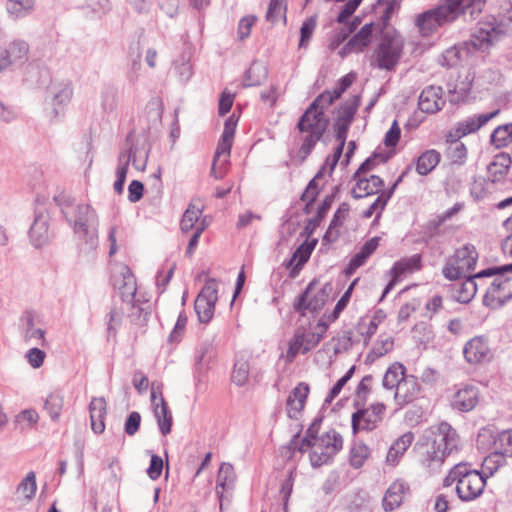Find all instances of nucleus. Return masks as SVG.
<instances>
[{"label":"nucleus","mask_w":512,"mask_h":512,"mask_svg":"<svg viewBox=\"0 0 512 512\" xmlns=\"http://www.w3.org/2000/svg\"><path fill=\"white\" fill-rule=\"evenodd\" d=\"M343 93L340 92L338 86H335L332 90H325L312 101L300 116L293 133V142L298 147L297 158L300 162L307 159L316 144L324 136L329 125L325 110Z\"/></svg>","instance_id":"f257e3e1"},{"label":"nucleus","mask_w":512,"mask_h":512,"mask_svg":"<svg viewBox=\"0 0 512 512\" xmlns=\"http://www.w3.org/2000/svg\"><path fill=\"white\" fill-rule=\"evenodd\" d=\"M56 205L66 222L78 236L79 251L84 255H94L98 247L99 219L95 209L87 203H77L68 194L54 196Z\"/></svg>","instance_id":"f03ea898"},{"label":"nucleus","mask_w":512,"mask_h":512,"mask_svg":"<svg viewBox=\"0 0 512 512\" xmlns=\"http://www.w3.org/2000/svg\"><path fill=\"white\" fill-rule=\"evenodd\" d=\"M455 484V491L463 502L479 498L486 486V477L472 468V464L461 462L454 465L443 481L445 487Z\"/></svg>","instance_id":"7ed1b4c3"},{"label":"nucleus","mask_w":512,"mask_h":512,"mask_svg":"<svg viewBox=\"0 0 512 512\" xmlns=\"http://www.w3.org/2000/svg\"><path fill=\"white\" fill-rule=\"evenodd\" d=\"M486 0H439L435 11L444 24H450L462 18L464 21L476 20L483 12Z\"/></svg>","instance_id":"20e7f679"},{"label":"nucleus","mask_w":512,"mask_h":512,"mask_svg":"<svg viewBox=\"0 0 512 512\" xmlns=\"http://www.w3.org/2000/svg\"><path fill=\"white\" fill-rule=\"evenodd\" d=\"M478 260V252L474 245L465 244L455 250L454 254L446 259L442 268L443 276L450 281H457L474 270Z\"/></svg>","instance_id":"39448f33"},{"label":"nucleus","mask_w":512,"mask_h":512,"mask_svg":"<svg viewBox=\"0 0 512 512\" xmlns=\"http://www.w3.org/2000/svg\"><path fill=\"white\" fill-rule=\"evenodd\" d=\"M404 49V39L395 30L383 33L381 41L375 50V62L379 69L391 71L398 64Z\"/></svg>","instance_id":"423d86ee"},{"label":"nucleus","mask_w":512,"mask_h":512,"mask_svg":"<svg viewBox=\"0 0 512 512\" xmlns=\"http://www.w3.org/2000/svg\"><path fill=\"white\" fill-rule=\"evenodd\" d=\"M491 277L493 279L486 288L483 303L497 309L512 299V272L498 269L491 275H485V278Z\"/></svg>","instance_id":"0eeeda50"},{"label":"nucleus","mask_w":512,"mask_h":512,"mask_svg":"<svg viewBox=\"0 0 512 512\" xmlns=\"http://www.w3.org/2000/svg\"><path fill=\"white\" fill-rule=\"evenodd\" d=\"M421 438L428 442L430 448H440L449 455L454 450H458L459 435L446 421L426 429Z\"/></svg>","instance_id":"6e6552de"},{"label":"nucleus","mask_w":512,"mask_h":512,"mask_svg":"<svg viewBox=\"0 0 512 512\" xmlns=\"http://www.w3.org/2000/svg\"><path fill=\"white\" fill-rule=\"evenodd\" d=\"M504 34V29L495 17L489 16L484 21L478 22V25L471 36L470 43L480 51H486L490 46L497 42Z\"/></svg>","instance_id":"1a4fd4ad"},{"label":"nucleus","mask_w":512,"mask_h":512,"mask_svg":"<svg viewBox=\"0 0 512 512\" xmlns=\"http://www.w3.org/2000/svg\"><path fill=\"white\" fill-rule=\"evenodd\" d=\"M357 410L352 414L351 426L354 434L360 431H372L378 424L383 420L386 406L377 402L370 407L365 408L364 406L356 407Z\"/></svg>","instance_id":"9d476101"},{"label":"nucleus","mask_w":512,"mask_h":512,"mask_svg":"<svg viewBox=\"0 0 512 512\" xmlns=\"http://www.w3.org/2000/svg\"><path fill=\"white\" fill-rule=\"evenodd\" d=\"M217 300V281L214 278H209L194 302V309L201 323H208L212 319Z\"/></svg>","instance_id":"9b49d317"},{"label":"nucleus","mask_w":512,"mask_h":512,"mask_svg":"<svg viewBox=\"0 0 512 512\" xmlns=\"http://www.w3.org/2000/svg\"><path fill=\"white\" fill-rule=\"evenodd\" d=\"M29 45L24 40L16 39L7 46L0 47V73L13 71L28 60Z\"/></svg>","instance_id":"f8f14e48"},{"label":"nucleus","mask_w":512,"mask_h":512,"mask_svg":"<svg viewBox=\"0 0 512 512\" xmlns=\"http://www.w3.org/2000/svg\"><path fill=\"white\" fill-rule=\"evenodd\" d=\"M328 297L327 286L315 291V283L311 282L298 296L297 301L294 303V309L302 315H305L307 310L310 312H318L323 308Z\"/></svg>","instance_id":"ddd939ff"},{"label":"nucleus","mask_w":512,"mask_h":512,"mask_svg":"<svg viewBox=\"0 0 512 512\" xmlns=\"http://www.w3.org/2000/svg\"><path fill=\"white\" fill-rule=\"evenodd\" d=\"M151 402L159 430L163 436L168 435L172 428V414L162 395V386L156 382L151 384Z\"/></svg>","instance_id":"4468645a"},{"label":"nucleus","mask_w":512,"mask_h":512,"mask_svg":"<svg viewBox=\"0 0 512 512\" xmlns=\"http://www.w3.org/2000/svg\"><path fill=\"white\" fill-rule=\"evenodd\" d=\"M463 355L469 364H482L493 358L489 341L484 336L471 338L463 347Z\"/></svg>","instance_id":"2eb2a0df"},{"label":"nucleus","mask_w":512,"mask_h":512,"mask_svg":"<svg viewBox=\"0 0 512 512\" xmlns=\"http://www.w3.org/2000/svg\"><path fill=\"white\" fill-rule=\"evenodd\" d=\"M321 339V334H318L316 331L297 330L289 344L286 355L287 360L292 361L299 353L306 354L316 347Z\"/></svg>","instance_id":"dca6fc26"},{"label":"nucleus","mask_w":512,"mask_h":512,"mask_svg":"<svg viewBox=\"0 0 512 512\" xmlns=\"http://www.w3.org/2000/svg\"><path fill=\"white\" fill-rule=\"evenodd\" d=\"M73 88L70 81L52 82L47 90L46 101L53 107L54 116L66 106L72 97Z\"/></svg>","instance_id":"f3484780"},{"label":"nucleus","mask_w":512,"mask_h":512,"mask_svg":"<svg viewBox=\"0 0 512 512\" xmlns=\"http://www.w3.org/2000/svg\"><path fill=\"white\" fill-rule=\"evenodd\" d=\"M479 272L475 275H469L463 277L464 280L461 283H454L449 286L450 298L453 301L459 303H468L475 296L479 284L476 282L477 279H483L485 276H478Z\"/></svg>","instance_id":"a211bd4d"},{"label":"nucleus","mask_w":512,"mask_h":512,"mask_svg":"<svg viewBox=\"0 0 512 512\" xmlns=\"http://www.w3.org/2000/svg\"><path fill=\"white\" fill-rule=\"evenodd\" d=\"M49 220L47 213L36 212L29 230V238L35 248H41L50 242L52 233L49 230Z\"/></svg>","instance_id":"6ab92c4d"},{"label":"nucleus","mask_w":512,"mask_h":512,"mask_svg":"<svg viewBox=\"0 0 512 512\" xmlns=\"http://www.w3.org/2000/svg\"><path fill=\"white\" fill-rule=\"evenodd\" d=\"M235 473L230 463H222L217 475L216 494L220 502V509L223 510L225 503L230 502L229 493L234 488Z\"/></svg>","instance_id":"aec40b11"},{"label":"nucleus","mask_w":512,"mask_h":512,"mask_svg":"<svg viewBox=\"0 0 512 512\" xmlns=\"http://www.w3.org/2000/svg\"><path fill=\"white\" fill-rule=\"evenodd\" d=\"M114 287L119 291L123 302L130 304L134 301L137 283L135 276L128 266H122L118 275L114 276Z\"/></svg>","instance_id":"412c9836"},{"label":"nucleus","mask_w":512,"mask_h":512,"mask_svg":"<svg viewBox=\"0 0 512 512\" xmlns=\"http://www.w3.org/2000/svg\"><path fill=\"white\" fill-rule=\"evenodd\" d=\"M445 104L443 89L440 86L430 85L422 90L418 99L419 109L427 114L440 111Z\"/></svg>","instance_id":"4be33fe9"},{"label":"nucleus","mask_w":512,"mask_h":512,"mask_svg":"<svg viewBox=\"0 0 512 512\" xmlns=\"http://www.w3.org/2000/svg\"><path fill=\"white\" fill-rule=\"evenodd\" d=\"M498 114L499 110H495L489 113L471 115L466 117L465 119L456 123L455 136L457 138H462L469 134L475 133Z\"/></svg>","instance_id":"5701e85b"},{"label":"nucleus","mask_w":512,"mask_h":512,"mask_svg":"<svg viewBox=\"0 0 512 512\" xmlns=\"http://www.w3.org/2000/svg\"><path fill=\"white\" fill-rule=\"evenodd\" d=\"M374 31V24H365L349 41L341 48L339 54L342 58L351 53L362 52L370 43Z\"/></svg>","instance_id":"b1692460"},{"label":"nucleus","mask_w":512,"mask_h":512,"mask_svg":"<svg viewBox=\"0 0 512 512\" xmlns=\"http://www.w3.org/2000/svg\"><path fill=\"white\" fill-rule=\"evenodd\" d=\"M417 445L421 456V464L430 472L438 471L444 463L445 458L449 455L440 448H430L428 442L424 441L423 438H420Z\"/></svg>","instance_id":"393cba45"},{"label":"nucleus","mask_w":512,"mask_h":512,"mask_svg":"<svg viewBox=\"0 0 512 512\" xmlns=\"http://www.w3.org/2000/svg\"><path fill=\"white\" fill-rule=\"evenodd\" d=\"M421 387L413 375H406L394 392V400L399 406L414 401L420 394Z\"/></svg>","instance_id":"a878e982"},{"label":"nucleus","mask_w":512,"mask_h":512,"mask_svg":"<svg viewBox=\"0 0 512 512\" xmlns=\"http://www.w3.org/2000/svg\"><path fill=\"white\" fill-rule=\"evenodd\" d=\"M232 144L233 137H225V135H221L214 154V159L211 167V174L216 179H221L224 176V171L222 170V168L228 162Z\"/></svg>","instance_id":"bb28decb"},{"label":"nucleus","mask_w":512,"mask_h":512,"mask_svg":"<svg viewBox=\"0 0 512 512\" xmlns=\"http://www.w3.org/2000/svg\"><path fill=\"white\" fill-rule=\"evenodd\" d=\"M478 401V389L474 386H465L454 394L451 407L460 412H469L476 407Z\"/></svg>","instance_id":"cd10ccee"},{"label":"nucleus","mask_w":512,"mask_h":512,"mask_svg":"<svg viewBox=\"0 0 512 512\" xmlns=\"http://www.w3.org/2000/svg\"><path fill=\"white\" fill-rule=\"evenodd\" d=\"M309 394L308 384L299 383L289 394L287 398V414L291 419H298L301 411L304 408L306 399Z\"/></svg>","instance_id":"c85d7f7f"},{"label":"nucleus","mask_w":512,"mask_h":512,"mask_svg":"<svg viewBox=\"0 0 512 512\" xmlns=\"http://www.w3.org/2000/svg\"><path fill=\"white\" fill-rule=\"evenodd\" d=\"M356 180V185L351 191L354 199H362L370 195L380 194L384 187L383 179L378 175H371L370 178H360Z\"/></svg>","instance_id":"c756f323"},{"label":"nucleus","mask_w":512,"mask_h":512,"mask_svg":"<svg viewBox=\"0 0 512 512\" xmlns=\"http://www.w3.org/2000/svg\"><path fill=\"white\" fill-rule=\"evenodd\" d=\"M359 105L360 95H354L350 100L342 103L337 110L334 128L349 130Z\"/></svg>","instance_id":"7c9ffc66"},{"label":"nucleus","mask_w":512,"mask_h":512,"mask_svg":"<svg viewBox=\"0 0 512 512\" xmlns=\"http://www.w3.org/2000/svg\"><path fill=\"white\" fill-rule=\"evenodd\" d=\"M37 0H6L5 11L12 21L30 17L36 10Z\"/></svg>","instance_id":"2f4dec72"},{"label":"nucleus","mask_w":512,"mask_h":512,"mask_svg":"<svg viewBox=\"0 0 512 512\" xmlns=\"http://www.w3.org/2000/svg\"><path fill=\"white\" fill-rule=\"evenodd\" d=\"M511 164L512 160L508 153H498L487 166L488 179L493 183L501 182L507 175Z\"/></svg>","instance_id":"473e14b6"},{"label":"nucleus","mask_w":512,"mask_h":512,"mask_svg":"<svg viewBox=\"0 0 512 512\" xmlns=\"http://www.w3.org/2000/svg\"><path fill=\"white\" fill-rule=\"evenodd\" d=\"M408 488L406 483L401 480L391 483L382 500L383 509L386 512H390L398 508L402 504L404 494Z\"/></svg>","instance_id":"72a5a7b5"},{"label":"nucleus","mask_w":512,"mask_h":512,"mask_svg":"<svg viewBox=\"0 0 512 512\" xmlns=\"http://www.w3.org/2000/svg\"><path fill=\"white\" fill-rule=\"evenodd\" d=\"M438 12L435 11V7L429 9L421 14H419L416 18V26L420 34L424 37L430 36L433 34L439 27L445 25L442 22L440 16H438Z\"/></svg>","instance_id":"f704fd0d"},{"label":"nucleus","mask_w":512,"mask_h":512,"mask_svg":"<svg viewBox=\"0 0 512 512\" xmlns=\"http://www.w3.org/2000/svg\"><path fill=\"white\" fill-rule=\"evenodd\" d=\"M414 440L412 432H407L400 436L389 448L386 456V462L395 466Z\"/></svg>","instance_id":"c9c22d12"},{"label":"nucleus","mask_w":512,"mask_h":512,"mask_svg":"<svg viewBox=\"0 0 512 512\" xmlns=\"http://www.w3.org/2000/svg\"><path fill=\"white\" fill-rule=\"evenodd\" d=\"M45 333L44 329L36 326L33 315L27 314L23 318V338L25 342L30 343L34 341L45 347L47 345Z\"/></svg>","instance_id":"e433bc0d"},{"label":"nucleus","mask_w":512,"mask_h":512,"mask_svg":"<svg viewBox=\"0 0 512 512\" xmlns=\"http://www.w3.org/2000/svg\"><path fill=\"white\" fill-rule=\"evenodd\" d=\"M350 211V205L346 202H343L339 205L338 209L335 211L333 218L330 222V225L323 237V240L328 242H332L336 240L339 236L338 229L343 225L344 221L348 217Z\"/></svg>","instance_id":"4c0bfd02"},{"label":"nucleus","mask_w":512,"mask_h":512,"mask_svg":"<svg viewBox=\"0 0 512 512\" xmlns=\"http://www.w3.org/2000/svg\"><path fill=\"white\" fill-rule=\"evenodd\" d=\"M64 407V395L60 391H53L46 397L43 409L51 419L57 423L60 421L61 413Z\"/></svg>","instance_id":"58836bf2"},{"label":"nucleus","mask_w":512,"mask_h":512,"mask_svg":"<svg viewBox=\"0 0 512 512\" xmlns=\"http://www.w3.org/2000/svg\"><path fill=\"white\" fill-rule=\"evenodd\" d=\"M316 244L317 239H313L311 242L304 241L293 252L286 266L292 267L293 270H300L303 267V265L309 260Z\"/></svg>","instance_id":"ea45409f"},{"label":"nucleus","mask_w":512,"mask_h":512,"mask_svg":"<svg viewBox=\"0 0 512 512\" xmlns=\"http://www.w3.org/2000/svg\"><path fill=\"white\" fill-rule=\"evenodd\" d=\"M421 255L414 254L410 257L396 261L390 269V275L393 278L400 279L405 273H411L421 268Z\"/></svg>","instance_id":"a19ab883"},{"label":"nucleus","mask_w":512,"mask_h":512,"mask_svg":"<svg viewBox=\"0 0 512 512\" xmlns=\"http://www.w3.org/2000/svg\"><path fill=\"white\" fill-rule=\"evenodd\" d=\"M405 376V366L400 362H394L386 370L382 379V386L387 390H396Z\"/></svg>","instance_id":"79ce46f5"},{"label":"nucleus","mask_w":512,"mask_h":512,"mask_svg":"<svg viewBox=\"0 0 512 512\" xmlns=\"http://www.w3.org/2000/svg\"><path fill=\"white\" fill-rule=\"evenodd\" d=\"M214 357V345L211 341L202 342L195 354V373L198 377L207 369L208 363Z\"/></svg>","instance_id":"37998d69"},{"label":"nucleus","mask_w":512,"mask_h":512,"mask_svg":"<svg viewBox=\"0 0 512 512\" xmlns=\"http://www.w3.org/2000/svg\"><path fill=\"white\" fill-rule=\"evenodd\" d=\"M440 157V153L435 149L423 152L416 161L417 173L422 176L428 175L439 164Z\"/></svg>","instance_id":"c03bdc74"},{"label":"nucleus","mask_w":512,"mask_h":512,"mask_svg":"<svg viewBox=\"0 0 512 512\" xmlns=\"http://www.w3.org/2000/svg\"><path fill=\"white\" fill-rule=\"evenodd\" d=\"M201 214V208L195 206L194 204H190L185 210L180 222L182 232L187 233L192 230L195 231L196 227L201 225V222L199 221Z\"/></svg>","instance_id":"a18cd8bd"},{"label":"nucleus","mask_w":512,"mask_h":512,"mask_svg":"<svg viewBox=\"0 0 512 512\" xmlns=\"http://www.w3.org/2000/svg\"><path fill=\"white\" fill-rule=\"evenodd\" d=\"M506 457L499 452L497 449H494L492 453L486 456L482 462V474L486 479L492 476L500 467L505 465Z\"/></svg>","instance_id":"49530a36"},{"label":"nucleus","mask_w":512,"mask_h":512,"mask_svg":"<svg viewBox=\"0 0 512 512\" xmlns=\"http://www.w3.org/2000/svg\"><path fill=\"white\" fill-rule=\"evenodd\" d=\"M173 71L177 76L178 80L186 84L193 75L192 64L190 63V57L188 55H181L173 63Z\"/></svg>","instance_id":"de8ad7c7"},{"label":"nucleus","mask_w":512,"mask_h":512,"mask_svg":"<svg viewBox=\"0 0 512 512\" xmlns=\"http://www.w3.org/2000/svg\"><path fill=\"white\" fill-rule=\"evenodd\" d=\"M338 190H339V188L336 186V187H334V191L332 193L325 196V198L319 205L315 216L313 218L309 219L307 228L311 227L312 229H314L320 225V223L326 216L327 212L331 208V206L334 202V199H335V194L338 192Z\"/></svg>","instance_id":"09e8293b"},{"label":"nucleus","mask_w":512,"mask_h":512,"mask_svg":"<svg viewBox=\"0 0 512 512\" xmlns=\"http://www.w3.org/2000/svg\"><path fill=\"white\" fill-rule=\"evenodd\" d=\"M320 446L324 447L328 450V453L336 455L343 446V438L340 433L335 430L327 431L322 437L319 439Z\"/></svg>","instance_id":"8fccbe9b"},{"label":"nucleus","mask_w":512,"mask_h":512,"mask_svg":"<svg viewBox=\"0 0 512 512\" xmlns=\"http://www.w3.org/2000/svg\"><path fill=\"white\" fill-rule=\"evenodd\" d=\"M148 150L141 153L137 146L131 145L128 149L122 150L119 155L129 156L130 163L136 170L144 171L148 161Z\"/></svg>","instance_id":"3c124183"},{"label":"nucleus","mask_w":512,"mask_h":512,"mask_svg":"<svg viewBox=\"0 0 512 512\" xmlns=\"http://www.w3.org/2000/svg\"><path fill=\"white\" fill-rule=\"evenodd\" d=\"M129 165H130L129 156H125V155L118 156V165L116 168V177L117 178L113 185L114 191L117 194H121L123 192Z\"/></svg>","instance_id":"603ef678"},{"label":"nucleus","mask_w":512,"mask_h":512,"mask_svg":"<svg viewBox=\"0 0 512 512\" xmlns=\"http://www.w3.org/2000/svg\"><path fill=\"white\" fill-rule=\"evenodd\" d=\"M370 453L369 447L362 442H355L350 449V464L358 469L363 466Z\"/></svg>","instance_id":"864d4df0"},{"label":"nucleus","mask_w":512,"mask_h":512,"mask_svg":"<svg viewBox=\"0 0 512 512\" xmlns=\"http://www.w3.org/2000/svg\"><path fill=\"white\" fill-rule=\"evenodd\" d=\"M494 449L505 457H512V429L499 432L494 439Z\"/></svg>","instance_id":"5fc2aeb1"},{"label":"nucleus","mask_w":512,"mask_h":512,"mask_svg":"<svg viewBox=\"0 0 512 512\" xmlns=\"http://www.w3.org/2000/svg\"><path fill=\"white\" fill-rule=\"evenodd\" d=\"M373 382V376L372 375H365L361 381L359 382L356 391H355V399H354V406H364L368 397V394L371 390V385Z\"/></svg>","instance_id":"6e6d98bb"},{"label":"nucleus","mask_w":512,"mask_h":512,"mask_svg":"<svg viewBox=\"0 0 512 512\" xmlns=\"http://www.w3.org/2000/svg\"><path fill=\"white\" fill-rule=\"evenodd\" d=\"M447 157L453 164L462 165L467 158V148L459 141H452L447 148Z\"/></svg>","instance_id":"4d7b16f0"},{"label":"nucleus","mask_w":512,"mask_h":512,"mask_svg":"<svg viewBox=\"0 0 512 512\" xmlns=\"http://www.w3.org/2000/svg\"><path fill=\"white\" fill-rule=\"evenodd\" d=\"M265 17L271 23H276L280 19L286 21V6L283 0H270Z\"/></svg>","instance_id":"13d9d810"},{"label":"nucleus","mask_w":512,"mask_h":512,"mask_svg":"<svg viewBox=\"0 0 512 512\" xmlns=\"http://www.w3.org/2000/svg\"><path fill=\"white\" fill-rule=\"evenodd\" d=\"M510 141H512V124L499 126L491 134V142L498 148L506 146Z\"/></svg>","instance_id":"bf43d9fd"},{"label":"nucleus","mask_w":512,"mask_h":512,"mask_svg":"<svg viewBox=\"0 0 512 512\" xmlns=\"http://www.w3.org/2000/svg\"><path fill=\"white\" fill-rule=\"evenodd\" d=\"M36 475L33 471L29 472L26 477L19 483L17 491L27 500H31L36 493Z\"/></svg>","instance_id":"052dcab7"},{"label":"nucleus","mask_w":512,"mask_h":512,"mask_svg":"<svg viewBox=\"0 0 512 512\" xmlns=\"http://www.w3.org/2000/svg\"><path fill=\"white\" fill-rule=\"evenodd\" d=\"M118 104V91L115 87H106L101 94V106L105 112H113Z\"/></svg>","instance_id":"680f3d73"},{"label":"nucleus","mask_w":512,"mask_h":512,"mask_svg":"<svg viewBox=\"0 0 512 512\" xmlns=\"http://www.w3.org/2000/svg\"><path fill=\"white\" fill-rule=\"evenodd\" d=\"M249 377V364L245 360H237L232 371V381L237 386H244Z\"/></svg>","instance_id":"e2e57ef3"},{"label":"nucleus","mask_w":512,"mask_h":512,"mask_svg":"<svg viewBox=\"0 0 512 512\" xmlns=\"http://www.w3.org/2000/svg\"><path fill=\"white\" fill-rule=\"evenodd\" d=\"M355 372V366L350 367L347 372L333 385V387L328 392L324 403L331 404L332 401L340 394L343 387L347 384V382L352 378Z\"/></svg>","instance_id":"0e129e2a"},{"label":"nucleus","mask_w":512,"mask_h":512,"mask_svg":"<svg viewBox=\"0 0 512 512\" xmlns=\"http://www.w3.org/2000/svg\"><path fill=\"white\" fill-rule=\"evenodd\" d=\"M123 319V310L117 307H112L107 315V334L108 337H115L118 328Z\"/></svg>","instance_id":"69168bd1"},{"label":"nucleus","mask_w":512,"mask_h":512,"mask_svg":"<svg viewBox=\"0 0 512 512\" xmlns=\"http://www.w3.org/2000/svg\"><path fill=\"white\" fill-rule=\"evenodd\" d=\"M316 27V17L311 16L305 20L300 28L299 48L307 46Z\"/></svg>","instance_id":"338daca9"},{"label":"nucleus","mask_w":512,"mask_h":512,"mask_svg":"<svg viewBox=\"0 0 512 512\" xmlns=\"http://www.w3.org/2000/svg\"><path fill=\"white\" fill-rule=\"evenodd\" d=\"M316 439L305 435L302 439L299 438V434H295L289 442L288 448L292 451L305 452L309 448L313 447L316 443Z\"/></svg>","instance_id":"774afa93"}]
</instances>
